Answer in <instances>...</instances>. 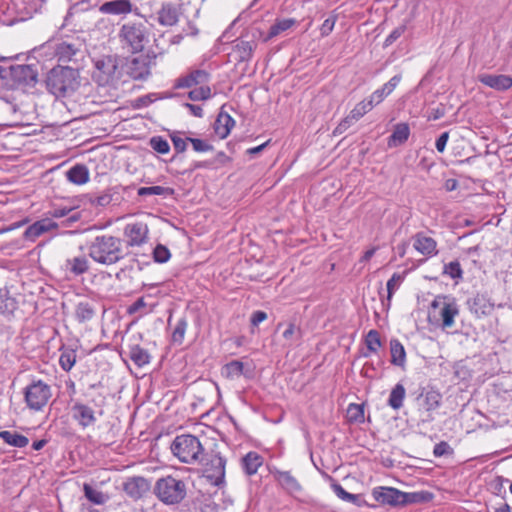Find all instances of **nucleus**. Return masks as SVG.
<instances>
[{
	"instance_id": "obj_1",
	"label": "nucleus",
	"mask_w": 512,
	"mask_h": 512,
	"mask_svg": "<svg viewBox=\"0 0 512 512\" xmlns=\"http://www.w3.org/2000/svg\"><path fill=\"white\" fill-rule=\"evenodd\" d=\"M79 66L57 65L46 74L47 90L57 98L71 96L80 87Z\"/></svg>"
},
{
	"instance_id": "obj_2",
	"label": "nucleus",
	"mask_w": 512,
	"mask_h": 512,
	"mask_svg": "<svg viewBox=\"0 0 512 512\" xmlns=\"http://www.w3.org/2000/svg\"><path fill=\"white\" fill-rule=\"evenodd\" d=\"M87 250L96 263L106 266L116 264L125 257L122 240L112 235L96 236L87 243Z\"/></svg>"
},
{
	"instance_id": "obj_3",
	"label": "nucleus",
	"mask_w": 512,
	"mask_h": 512,
	"mask_svg": "<svg viewBox=\"0 0 512 512\" xmlns=\"http://www.w3.org/2000/svg\"><path fill=\"white\" fill-rule=\"evenodd\" d=\"M172 454L185 464H197L204 458L205 449L199 438L192 434H181L170 446Z\"/></svg>"
},
{
	"instance_id": "obj_4",
	"label": "nucleus",
	"mask_w": 512,
	"mask_h": 512,
	"mask_svg": "<svg viewBox=\"0 0 512 512\" xmlns=\"http://www.w3.org/2000/svg\"><path fill=\"white\" fill-rule=\"evenodd\" d=\"M153 493L165 505H178L186 498L187 484L182 479L167 475L156 481Z\"/></svg>"
},
{
	"instance_id": "obj_5",
	"label": "nucleus",
	"mask_w": 512,
	"mask_h": 512,
	"mask_svg": "<svg viewBox=\"0 0 512 512\" xmlns=\"http://www.w3.org/2000/svg\"><path fill=\"white\" fill-rule=\"evenodd\" d=\"M372 497L381 505H389L393 507L417 503L424 499L422 493H407L396 488L386 486L375 487L372 490Z\"/></svg>"
},
{
	"instance_id": "obj_6",
	"label": "nucleus",
	"mask_w": 512,
	"mask_h": 512,
	"mask_svg": "<svg viewBox=\"0 0 512 512\" xmlns=\"http://www.w3.org/2000/svg\"><path fill=\"white\" fill-rule=\"evenodd\" d=\"M38 81V72L32 65L16 64L5 67L4 85L10 89L33 87Z\"/></svg>"
},
{
	"instance_id": "obj_7",
	"label": "nucleus",
	"mask_w": 512,
	"mask_h": 512,
	"mask_svg": "<svg viewBox=\"0 0 512 512\" xmlns=\"http://www.w3.org/2000/svg\"><path fill=\"white\" fill-rule=\"evenodd\" d=\"M26 406L33 411H41L52 397L49 384L41 379H33L23 391Z\"/></svg>"
},
{
	"instance_id": "obj_8",
	"label": "nucleus",
	"mask_w": 512,
	"mask_h": 512,
	"mask_svg": "<svg viewBox=\"0 0 512 512\" xmlns=\"http://www.w3.org/2000/svg\"><path fill=\"white\" fill-rule=\"evenodd\" d=\"M119 36L133 53L141 52L148 42V30L142 22L125 23L120 29Z\"/></svg>"
},
{
	"instance_id": "obj_9",
	"label": "nucleus",
	"mask_w": 512,
	"mask_h": 512,
	"mask_svg": "<svg viewBox=\"0 0 512 512\" xmlns=\"http://www.w3.org/2000/svg\"><path fill=\"white\" fill-rule=\"evenodd\" d=\"M203 466L205 477L215 486H221L225 478L226 459L219 452L211 450L204 452V458L199 463Z\"/></svg>"
},
{
	"instance_id": "obj_10",
	"label": "nucleus",
	"mask_w": 512,
	"mask_h": 512,
	"mask_svg": "<svg viewBox=\"0 0 512 512\" xmlns=\"http://www.w3.org/2000/svg\"><path fill=\"white\" fill-rule=\"evenodd\" d=\"M118 64L114 56H102L94 61L92 79L99 86H107L118 79Z\"/></svg>"
},
{
	"instance_id": "obj_11",
	"label": "nucleus",
	"mask_w": 512,
	"mask_h": 512,
	"mask_svg": "<svg viewBox=\"0 0 512 512\" xmlns=\"http://www.w3.org/2000/svg\"><path fill=\"white\" fill-rule=\"evenodd\" d=\"M55 55L59 62H72L80 67L79 62L85 58V50L83 44L78 40L72 42L63 41L56 45Z\"/></svg>"
},
{
	"instance_id": "obj_12",
	"label": "nucleus",
	"mask_w": 512,
	"mask_h": 512,
	"mask_svg": "<svg viewBox=\"0 0 512 512\" xmlns=\"http://www.w3.org/2000/svg\"><path fill=\"white\" fill-rule=\"evenodd\" d=\"M261 35L259 30H255L251 34L250 39L248 38V33H242L241 36L235 41L233 46L234 53L236 54V60L238 62H249L252 57L255 49L257 48V37Z\"/></svg>"
},
{
	"instance_id": "obj_13",
	"label": "nucleus",
	"mask_w": 512,
	"mask_h": 512,
	"mask_svg": "<svg viewBox=\"0 0 512 512\" xmlns=\"http://www.w3.org/2000/svg\"><path fill=\"white\" fill-rule=\"evenodd\" d=\"M274 479L281 486V488L293 497H297L303 492V487L298 479L292 475L291 471H283L275 469L272 471Z\"/></svg>"
},
{
	"instance_id": "obj_14",
	"label": "nucleus",
	"mask_w": 512,
	"mask_h": 512,
	"mask_svg": "<svg viewBox=\"0 0 512 512\" xmlns=\"http://www.w3.org/2000/svg\"><path fill=\"white\" fill-rule=\"evenodd\" d=\"M151 489V483L143 476H133L123 482V491L132 499L142 498Z\"/></svg>"
},
{
	"instance_id": "obj_15",
	"label": "nucleus",
	"mask_w": 512,
	"mask_h": 512,
	"mask_svg": "<svg viewBox=\"0 0 512 512\" xmlns=\"http://www.w3.org/2000/svg\"><path fill=\"white\" fill-rule=\"evenodd\" d=\"M442 400V395L433 389L425 390L423 389L422 392L417 396L416 401L419 410H422L427 414V421L433 420V417L431 416V412L439 408Z\"/></svg>"
},
{
	"instance_id": "obj_16",
	"label": "nucleus",
	"mask_w": 512,
	"mask_h": 512,
	"mask_svg": "<svg viewBox=\"0 0 512 512\" xmlns=\"http://www.w3.org/2000/svg\"><path fill=\"white\" fill-rule=\"evenodd\" d=\"M210 81V73L206 70L195 69L186 75H182L175 80L174 88L184 89L193 86H202L208 84Z\"/></svg>"
},
{
	"instance_id": "obj_17",
	"label": "nucleus",
	"mask_w": 512,
	"mask_h": 512,
	"mask_svg": "<svg viewBox=\"0 0 512 512\" xmlns=\"http://www.w3.org/2000/svg\"><path fill=\"white\" fill-rule=\"evenodd\" d=\"M71 411L72 418L83 429L94 425L97 421L96 412L93 408L82 402H75Z\"/></svg>"
},
{
	"instance_id": "obj_18",
	"label": "nucleus",
	"mask_w": 512,
	"mask_h": 512,
	"mask_svg": "<svg viewBox=\"0 0 512 512\" xmlns=\"http://www.w3.org/2000/svg\"><path fill=\"white\" fill-rule=\"evenodd\" d=\"M148 226L142 222L127 224L124 228V236L127 238V246H140L148 239Z\"/></svg>"
},
{
	"instance_id": "obj_19",
	"label": "nucleus",
	"mask_w": 512,
	"mask_h": 512,
	"mask_svg": "<svg viewBox=\"0 0 512 512\" xmlns=\"http://www.w3.org/2000/svg\"><path fill=\"white\" fill-rule=\"evenodd\" d=\"M58 228V224L50 218H44L34 222L24 232L23 236L25 240L35 241L39 236L45 232Z\"/></svg>"
},
{
	"instance_id": "obj_20",
	"label": "nucleus",
	"mask_w": 512,
	"mask_h": 512,
	"mask_svg": "<svg viewBox=\"0 0 512 512\" xmlns=\"http://www.w3.org/2000/svg\"><path fill=\"white\" fill-rule=\"evenodd\" d=\"M479 81L497 91H506L512 87V77L504 74H481Z\"/></svg>"
},
{
	"instance_id": "obj_21",
	"label": "nucleus",
	"mask_w": 512,
	"mask_h": 512,
	"mask_svg": "<svg viewBox=\"0 0 512 512\" xmlns=\"http://www.w3.org/2000/svg\"><path fill=\"white\" fill-rule=\"evenodd\" d=\"M413 240V247L420 254L431 257L438 253L436 240L432 237L426 236L423 232L416 233Z\"/></svg>"
},
{
	"instance_id": "obj_22",
	"label": "nucleus",
	"mask_w": 512,
	"mask_h": 512,
	"mask_svg": "<svg viewBox=\"0 0 512 512\" xmlns=\"http://www.w3.org/2000/svg\"><path fill=\"white\" fill-rule=\"evenodd\" d=\"M133 10V4L130 0H112L104 2L99 11L110 15H127Z\"/></svg>"
},
{
	"instance_id": "obj_23",
	"label": "nucleus",
	"mask_w": 512,
	"mask_h": 512,
	"mask_svg": "<svg viewBox=\"0 0 512 512\" xmlns=\"http://www.w3.org/2000/svg\"><path fill=\"white\" fill-rule=\"evenodd\" d=\"M468 305L470 310L478 317L489 315L494 309V304L491 302L490 298L480 293L469 299Z\"/></svg>"
},
{
	"instance_id": "obj_24",
	"label": "nucleus",
	"mask_w": 512,
	"mask_h": 512,
	"mask_svg": "<svg viewBox=\"0 0 512 512\" xmlns=\"http://www.w3.org/2000/svg\"><path fill=\"white\" fill-rule=\"evenodd\" d=\"M128 74L134 80H145L150 75L149 61L140 56L132 59L128 64Z\"/></svg>"
},
{
	"instance_id": "obj_25",
	"label": "nucleus",
	"mask_w": 512,
	"mask_h": 512,
	"mask_svg": "<svg viewBox=\"0 0 512 512\" xmlns=\"http://www.w3.org/2000/svg\"><path fill=\"white\" fill-rule=\"evenodd\" d=\"M234 125L235 120L221 109L214 123V132L220 139H225Z\"/></svg>"
},
{
	"instance_id": "obj_26",
	"label": "nucleus",
	"mask_w": 512,
	"mask_h": 512,
	"mask_svg": "<svg viewBox=\"0 0 512 512\" xmlns=\"http://www.w3.org/2000/svg\"><path fill=\"white\" fill-rule=\"evenodd\" d=\"M127 356L139 368L147 365L151 361V355L148 350L138 344H130L127 346Z\"/></svg>"
},
{
	"instance_id": "obj_27",
	"label": "nucleus",
	"mask_w": 512,
	"mask_h": 512,
	"mask_svg": "<svg viewBox=\"0 0 512 512\" xmlns=\"http://www.w3.org/2000/svg\"><path fill=\"white\" fill-rule=\"evenodd\" d=\"M410 136V128L407 123L401 122L394 126L392 134L389 136L387 145L389 148L404 144Z\"/></svg>"
},
{
	"instance_id": "obj_28",
	"label": "nucleus",
	"mask_w": 512,
	"mask_h": 512,
	"mask_svg": "<svg viewBox=\"0 0 512 512\" xmlns=\"http://www.w3.org/2000/svg\"><path fill=\"white\" fill-rule=\"evenodd\" d=\"M178 20V9L172 3H164L158 12L159 24L162 26H174Z\"/></svg>"
},
{
	"instance_id": "obj_29",
	"label": "nucleus",
	"mask_w": 512,
	"mask_h": 512,
	"mask_svg": "<svg viewBox=\"0 0 512 512\" xmlns=\"http://www.w3.org/2000/svg\"><path fill=\"white\" fill-rule=\"evenodd\" d=\"M459 314V308L455 299H450L440 310V317L443 328H451L454 325V318Z\"/></svg>"
},
{
	"instance_id": "obj_30",
	"label": "nucleus",
	"mask_w": 512,
	"mask_h": 512,
	"mask_svg": "<svg viewBox=\"0 0 512 512\" xmlns=\"http://www.w3.org/2000/svg\"><path fill=\"white\" fill-rule=\"evenodd\" d=\"M401 81V75L393 76L387 83H385L381 88L375 90L370 98L372 101L378 105L381 103L385 97L392 93V91L396 88V86Z\"/></svg>"
},
{
	"instance_id": "obj_31",
	"label": "nucleus",
	"mask_w": 512,
	"mask_h": 512,
	"mask_svg": "<svg viewBox=\"0 0 512 512\" xmlns=\"http://www.w3.org/2000/svg\"><path fill=\"white\" fill-rule=\"evenodd\" d=\"M66 268L70 271L71 274L79 276L86 273L89 270L90 264L85 255H79L67 259Z\"/></svg>"
},
{
	"instance_id": "obj_32",
	"label": "nucleus",
	"mask_w": 512,
	"mask_h": 512,
	"mask_svg": "<svg viewBox=\"0 0 512 512\" xmlns=\"http://www.w3.org/2000/svg\"><path fill=\"white\" fill-rule=\"evenodd\" d=\"M18 308L16 299L9 295L7 289L0 288V314L10 317Z\"/></svg>"
},
{
	"instance_id": "obj_33",
	"label": "nucleus",
	"mask_w": 512,
	"mask_h": 512,
	"mask_svg": "<svg viewBox=\"0 0 512 512\" xmlns=\"http://www.w3.org/2000/svg\"><path fill=\"white\" fill-rule=\"evenodd\" d=\"M66 177L71 183L82 185L89 180V171L85 165L76 164L66 172Z\"/></svg>"
},
{
	"instance_id": "obj_34",
	"label": "nucleus",
	"mask_w": 512,
	"mask_h": 512,
	"mask_svg": "<svg viewBox=\"0 0 512 512\" xmlns=\"http://www.w3.org/2000/svg\"><path fill=\"white\" fill-rule=\"evenodd\" d=\"M96 310L92 303L88 301H81L75 307V319L79 323L90 321L95 316Z\"/></svg>"
},
{
	"instance_id": "obj_35",
	"label": "nucleus",
	"mask_w": 512,
	"mask_h": 512,
	"mask_svg": "<svg viewBox=\"0 0 512 512\" xmlns=\"http://www.w3.org/2000/svg\"><path fill=\"white\" fill-rule=\"evenodd\" d=\"M391 363L398 367H404L406 362V352L404 346L398 339L390 341Z\"/></svg>"
},
{
	"instance_id": "obj_36",
	"label": "nucleus",
	"mask_w": 512,
	"mask_h": 512,
	"mask_svg": "<svg viewBox=\"0 0 512 512\" xmlns=\"http://www.w3.org/2000/svg\"><path fill=\"white\" fill-rule=\"evenodd\" d=\"M0 439H2L6 444L17 448H24L29 443V439L26 436L8 430L0 432Z\"/></svg>"
},
{
	"instance_id": "obj_37",
	"label": "nucleus",
	"mask_w": 512,
	"mask_h": 512,
	"mask_svg": "<svg viewBox=\"0 0 512 512\" xmlns=\"http://www.w3.org/2000/svg\"><path fill=\"white\" fill-rule=\"evenodd\" d=\"M262 465V457L256 452H249L242 458V467L247 475H254Z\"/></svg>"
},
{
	"instance_id": "obj_38",
	"label": "nucleus",
	"mask_w": 512,
	"mask_h": 512,
	"mask_svg": "<svg viewBox=\"0 0 512 512\" xmlns=\"http://www.w3.org/2000/svg\"><path fill=\"white\" fill-rule=\"evenodd\" d=\"M331 480V489L333 492L339 497L341 500L345 502H350L355 505H361V496L358 494H352L347 492L336 480L330 477Z\"/></svg>"
},
{
	"instance_id": "obj_39",
	"label": "nucleus",
	"mask_w": 512,
	"mask_h": 512,
	"mask_svg": "<svg viewBox=\"0 0 512 512\" xmlns=\"http://www.w3.org/2000/svg\"><path fill=\"white\" fill-rule=\"evenodd\" d=\"M296 23L295 19H277L276 22L270 27L268 34L263 39L264 42H268L272 38L278 36L280 33L287 31Z\"/></svg>"
},
{
	"instance_id": "obj_40",
	"label": "nucleus",
	"mask_w": 512,
	"mask_h": 512,
	"mask_svg": "<svg viewBox=\"0 0 512 512\" xmlns=\"http://www.w3.org/2000/svg\"><path fill=\"white\" fill-rule=\"evenodd\" d=\"M282 337L285 341L284 346L292 347L297 345L302 338L301 328L297 327L294 323H289L283 331Z\"/></svg>"
},
{
	"instance_id": "obj_41",
	"label": "nucleus",
	"mask_w": 512,
	"mask_h": 512,
	"mask_svg": "<svg viewBox=\"0 0 512 512\" xmlns=\"http://www.w3.org/2000/svg\"><path fill=\"white\" fill-rule=\"evenodd\" d=\"M405 388L401 383H397L393 389L391 390L388 405L394 410H398L403 406V401L405 398Z\"/></svg>"
},
{
	"instance_id": "obj_42",
	"label": "nucleus",
	"mask_w": 512,
	"mask_h": 512,
	"mask_svg": "<svg viewBox=\"0 0 512 512\" xmlns=\"http://www.w3.org/2000/svg\"><path fill=\"white\" fill-rule=\"evenodd\" d=\"M89 201L93 205L105 207L112 202L119 201V195L117 192H114L111 189H109L100 195L91 196Z\"/></svg>"
},
{
	"instance_id": "obj_43",
	"label": "nucleus",
	"mask_w": 512,
	"mask_h": 512,
	"mask_svg": "<svg viewBox=\"0 0 512 512\" xmlns=\"http://www.w3.org/2000/svg\"><path fill=\"white\" fill-rule=\"evenodd\" d=\"M85 497L93 504L103 505L108 500V496L102 491L93 488L91 485L85 483L83 486Z\"/></svg>"
},
{
	"instance_id": "obj_44",
	"label": "nucleus",
	"mask_w": 512,
	"mask_h": 512,
	"mask_svg": "<svg viewBox=\"0 0 512 512\" xmlns=\"http://www.w3.org/2000/svg\"><path fill=\"white\" fill-rule=\"evenodd\" d=\"M376 104L369 97L368 100L359 102L349 113L350 118L355 122L368 113Z\"/></svg>"
},
{
	"instance_id": "obj_45",
	"label": "nucleus",
	"mask_w": 512,
	"mask_h": 512,
	"mask_svg": "<svg viewBox=\"0 0 512 512\" xmlns=\"http://www.w3.org/2000/svg\"><path fill=\"white\" fill-rule=\"evenodd\" d=\"M368 353H364V357H369L370 353H375L381 347L380 334L377 330H370L365 338Z\"/></svg>"
},
{
	"instance_id": "obj_46",
	"label": "nucleus",
	"mask_w": 512,
	"mask_h": 512,
	"mask_svg": "<svg viewBox=\"0 0 512 512\" xmlns=\"http://www.w3.org/2000/svg\"><path fill=\"white\" fill-rule=\"evenodd\" d=\"M223 370L228 378H238L244 375V364L240 360H232L225 364Z\"/></svg>"
},
{
	"instance_id": "obj_47",
	"label": "nucleus",
	"mask_w": 512,
	"mask_h": 512,
	"mask_svg": "<svg viewBox=\"0 0 512 512\" xmlns=\"http://www.w3.org/2000/svg\"><path fill=\"white\" fill-rule=\"evenodd\" d=\"M139 196H148V195H162V196H170L174 194V190L169 187L162 186H150V187H140L138 189Z\"/></svg>"
},
{
	"instance_id": "obj_48",
	"label": "nucleus",
	"mask_w": 512,
	"mask_h": 512,
	"mask_svg": "<svg viewBox=\"0 0 512 512\" xmlns=\"http://www.w3.org/2000/svg\"><path fill=\"white\" fill-rule=\"evenodd\" d=\"M188 97L192 101H203L211 97V88L206 84L191 90Z\"/></svg>"
},
{
	"instance_id": "obj_49",
	"label": "nucleus",
	"mask_w": 512,
	"mask_h": 512,
	"mask_svg": "<svg viewBox=\"0 0 512 512\" xmlns=\"http://www.w3.org/2000/svg\"><path fill=\"white\" fill-rule=\"evenodd\" d=\"M75 362L76 354L74 350H66L61 353L59 363L64 371H70L74 366Z\"/></svg>"
},
{
	"instance_id": "obj_50",
	"label": "nucleus",
	"mask_w": 512,
	"mask_h": 512,
	"mask_svg": "<svg viewBox=\"0 0 512 512\" xmlns=\"http://www.w3.org/2000/svg\"><path fill=\"white\" fill-rule=\"evenodd\" d=\"M187 326H188V323L185 318H181L178 320V322L172 332L173 343L182 344Z\"/></svg>"
},
{
	"instance_id": "obj_51",
	"label": "nucleus",
	"mask_w": 512,
	"mask_h": 512,
	"mask_svg": "<svg viewBox=\"0 0 512 512\" xmlns=\"http://www.w3.org/2000/svg\"><path fill=\"white\" fill-rule=\"evenodd\" d=\"M150 147L160 154H166L170 150V145L166 139L161 136H153L149 141Z\"/></svg>"
},
{
	"instance_id": "obj_52",
	"label": "nucleus",
	"mask_w": 512,
	"mask_h": 512,
	"mask_svg": "<svg viewBox=\"0 0 512 512\" xmlns=\"http://www.w3.org/2000/svg\"><path fill=\"white\" fill-rule=\"evenodd\" d=\"M404 280V275L402 274H398V273H394L392 275V277L387 281V292H388V295H387V306L390 305V301L392 299V296L394 294V291L398 288V286L400 285V283Z\"/></svg>"
},
{
	"instance_id": "obj_53",
	"label": "nucleus",
	"mask_w": 512,
	"mask_h": 512,
	"mask_svg": "<svg viewBox=\"0 0 512 512\" xmlns=\"http://www.w3.org/2000/svg\"><path fill=\"white\" fill-rule=\"evenodd\" d=\"M443 273L449 275L452 279H461L463 276V270L457 260L445 264Z\"/></svg>"
},
{
	"instance_id": "obj_54",
	"label": "nucleus",
	"mask_w": 512,
	"mask_h": 512,
	"mask_svg": "<svg viewBox=\"0 0 512 512\" xmlns=\"http://www.w3.org/2000/svg\"><path fill=\"white\" fill-rule=\"evenodd\" d=\"M170 257L171 253L169 249L162 244H158L153 250V259L157 263H166Z\"/></svg>"
},
{
	"instance_id": "obj_55",
	"label": "nucleus",
	"mask_w": 512,
	"mask_h": 512,
	"mask_svg": "<svg viewBox=\"0 0 512 512\" xmlns=\"http://www.w3.org/2000/svg\"><path fill=\"white\" fill-rule=\"evenodd\" d=\"M348 415L350 420L362 422L364 420V408L361 404L352 403L348 406Z\"/></svg>"
},
{
	"instance_id": "obj_56",
	"label": "nucleus",
	"mask_w": 512,
	"mask_h": 512,
	"mask_svg": "<svg viewBox=\"0 0 512 512\" xmlns=\"http://www.w3.org/2000/svg\"><path fill=\"white\" fill-rule=\"evenodd\" d=\"M180 132H174L170 135L174 149L177 153H183L187 149V138L183 139L179 136Z\"/></svg>"
},
{
	"instance_id": "obj_57",
	"label": "nucleus",
	"mask_w": 512,
	"mask_h": 512,
	"mask_svg": "<svg viewBox=\"0 0 512 512\" xmlns=\"http://www.w3.org/2000/svg\"><path fill=\"white\" fill-rule=\"evenodd\" d=\"M187 140L192 144L193 150L196 152L213 150V146L202 139L187 137Z\"/></svg>"
},
{
	"instance_id": "obj_58",
	"label": "nucleus",
	"mask_w": 512,
	"mask_h": 512,
	"mask_svg": "<svg viewBox=\"0 0 512 512\" xmlns=\"http://www.w3.org/2000/svg\"><path fill=\"white\" fill-rule=\"evenodd\" d=\"M453 449L446 441H441L434 446L433 454L435 457H442L445 455H452Z\"/></svg>"
},
{
	"instance_id": "obj_59",
	"label": "nucleus",
	"mask_w": 512,
	"mask_h": 512,
	"mask_svg": "<svg viewBox=\"0 0 512 512\" xmlns=\"http://www.w3.org/2000/svg\"><path fill=\"white\" fill-rule=\"evenodd\" d=\"M406 30V26L405 25H400L398 27H396L388 36L387 38L385 39L384 41V47H388L390 46L391 44H393L398 38H400L403 33L405 32Z\"/></svg>"
},
{
	"instance_id": "obj_60",
	"label": "nucleus",
	"mask_w": 512,
	"mask_h": 512,
	"mask_svg": "<svg viewBox=\"0 0 512 512\" xmlns=\"http://www.w3.org/2000/svg\"><path fill=\"white\" fill-rule=\"evenodd\" d=\"M336 16L328 17L320 27L321 36H328L332 31L336 23Z\"/></svg>"
},
{
	"instance_id": "obj_61",
	"label": "nucleus",
	"mask_w": 512,
	"mask_h": 512,
	"mask_svg": "<svg viewBox=\"0 0 512 512\" xmlns=\"http://www.w3.org/2000/svg\"><path fill=\"white\" fill-rule=\"evenodd\" d=\"M355 121L350 118V115L346 116L334 129L333 134L334 135H341L344 132L348 130V128L354 123Z\"/></svg>"
},
{
	"instance_id": "obj_62",
	"label": "nucleus",
	"mask_w": 512,
	"mask_h": 512,
	"mask_svg": "<svg viewBox=\"0 0 512 512\" xmlns=\"http://www.w3.org/2000/svg\"><path fill=\"white\" fill-rule=\"evenodd\" d=\"M73 210V207H55L49 211V215L53 218H63L68 216Z\"/></svg>"
},
{
	"instance_id": "obj_63",
	"label": "nucleus",
	"mask_w": 512,
	"mask_h": 512,
	"mask_svg": "<svg viewBox=\"0 0 512 512\" xmlns=\"http://www.w3.org/2000/svg\"><path fill=\"white\" fill-rule=\"evenodd\" d=\"M446 114V108L443 104H439L436 108H432L429 114L430 120H438L444 117Z\"/></svg>"
},
{
	"instance_id": "obj_64",
	"label": "nucleus",
	"mask_w": 512,
	"mask_h": 512,
	"mask_svg": "<svg viewBox=\"0 0 512 512\" xmlns=\"http://www.w3.org/2000/svg\"><path fill=\"white\" fill-rule=\"evenodd\" d=\"M449 139V132H443L436 140L435 147L438 152L443 153Z\"/></svg>"
}]
</instances>
